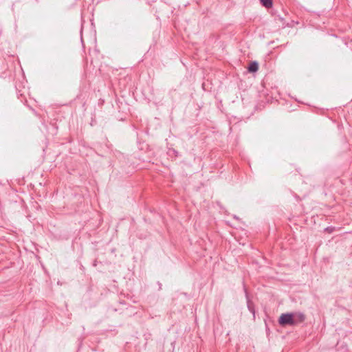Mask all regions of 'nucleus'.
I'll list each match as a JSON object with an SVG mask.
<instances>
[{
	"label": "nucleus",
	"instance_id": "6",
	"mask_svg": "<svg viewBox=\"0 0 352 352\" xmlns=\"http://www.w3.org/2000/svg\"><path fill=\"white\" fill-rule=\"evenodd\" d=\"M333 228H331V227H327V228H325V230H326V231H327V232H332V231H333Z\"/></svg>",
	"mask_w": 352,
	"mask_h": 352
},
{
	"label": "nucleus",
	"instance_id": "4",
	"mask_svg": "<svg viewBox=\"0 0 352 352\" xmlns=\"http://www.w3.org/2000/svg\"><path fill=\"white\" fill-rule=\"evenodd\" d=\"M258 69V64L256 61H252L250 63L248 70L250 73L256 72Z\"/></svg>",
	"mask_w": 352,
	"mask_h": 352
},
{
	"label": "nucleus",
	"instance_id": "5",
	"mask_svg": "<svg viewBox=\"0 0 352 352\" xmlns=\"http://www.w3.org/2000/svg\"><path fill=\"white\" fill-rule=\"evenodd\" d=\"M260 1H261V4L267 8H271L273 5L272 0H260Z\"/></svg>",
	"mask_w": 352,
	"mask_h": 352
},
{
	"label": "nucleus",
	"instance_id": "7",
	"mask_svg": "<svg viewBox=\"0 0 352 352\" xmlns=\"http://www.w3.org/2000/svg\"><path fill=\"white\" fill-rule=\"evenodd\" d=\"M82 28H81V30H80V34L82 35ZM81 41L82 42V37L81 36Z\"/></svg>",
	"mask_w": 352,
	"mask_h": 352
},
{
	"label": "nucleus",
	"instance_id": "2",
	"mask_svg": "<svg viewBox=\"0 0 352 352\" xmlns=\"http://www.w3.org/2000/svg\"><path fill=\"white\" fill-rule=\"evenodd\" d=\"M244 290H245V296H246V298H247V307H248V309L253 314V316L254 317L255 316V310H254V308L253 302H251V300L249 299L248 294V292H247V289H246V288L245 287H244Z\"/></svg>",
	"mask_w": 352,
	"mask_h": 352
},
{
	"label": "nucleus",
	"instance_id": "8",
	"mask_svg": "<svg viewBox=\"0 0 352 352\" xmlns=\"http://www.w3.org/2000/svg\"><path fill=\"white\" fill-rule=\"evenodd\" d=\"M173 152H174V154H175L176 155L178 154V152L176 151L175 150H173Z\"/></svg>",
	"mask_w": 352,
	"mask_h": 352
},
{
	"label": "nucleus",
	"instance_id": "3",
	"mask_svg": "<svg viewBox=\"0 0 352 352\" xmlns=\"http://www.w3.org/2000/svg\"><path fill=\"white\" fill-rule=\"evenodd\" d=\"M294 316V323L296 324L297 323L302 322L305 319V316L303 313L301 312H296L293 313Z\"/></svg>",
	"mask_w": 352,
	"mask_h": 352
},
{
	"label": "nucleus",
	"instance_id": "1",
	"mask_svg": "<svg viewBox=\"0 0 352 352\" xmlns=\"http://www.w3.org/2000/svg\"><path fill=\"white\" fill-rule=\"evenodd\" d=\"M278 323L283 327L286 325H295L294 314H282L279 317Z\"/></svg>",
	"mask_w": 352,
	"mask_h": 352
}]
</instances>
